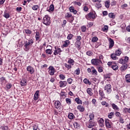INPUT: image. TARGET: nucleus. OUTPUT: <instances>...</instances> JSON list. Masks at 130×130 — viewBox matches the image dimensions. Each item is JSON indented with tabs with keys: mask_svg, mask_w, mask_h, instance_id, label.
Masks as SVG:
<instances>
[{
	"mask_svg": "<svg viewBox=\"0 0 130 130\" xmlns=\"http://www.w3.org/2000/svg\"><path fill=\"white\" fill-rule=\"evenodd\" d=\"M34 43V41L32 39H29L28 41H26L24 43L23 49L25 51H29V50L31 48V46Z\"/></svg>",
	"mask_w": 130,
	"mask_h": 130,
	"instance_id": "nucleus-1",
	"label": "nucleus"
},
{
	"mask_svg": "<svg viewBox=\"0 0 130 130\" xmlns=\"http://www.w3.org/2000/svg\"><path fill=\"white\" fill-rule=\"evenodd\" d=\"M43 23L44 25H46V26H49L51 23L50 17L48 15H45L43 19Z\"/></svg>",
	"mask_w": 130,
	"mask_h": 130,
	"instance_id": "nucleus-2",
	"label": "nucleus"
},
{
	"mask_svg": "<svg viewBox=\"0 0 130 130\" xmlns=\"http://www.w3.org/2000/svg\"><path fill=\"white\" fill-rule=\"evenodd\" d=\"M65 18L68 20V22H70V23H72L74 20H75V18H74V16L72 15L71 13H67L65 14Z\"/></svg>",
	"mask_w": 130,
	"mask_h": 130,
	"instance_id": "nucleus-3",
	"label": "nucleus"
},
{
	"mask_svg": "<svg viewBox=\"0 0 130 130\" xmlns=\"http://www.w3.org/2000/svg\"><path fill=\"white\" fill-rule=\"evenodd\" d=\"M82 39V37L80 36H78L76 38V41L75 42V45L76 47L78 48V49H81V40Z\"/></svg>",
	"mask_w": 130,
	"mask_h": 130,
	"instance_id": "nucleus-4",
	"label": "nucleus"
},
{
	"mask_svg": "<svg viewBox=\"0 0 130 130\" xmlns=\"http://www.w3.org/2000/svg\"><path fill=\"white\" fill-rule=\"evenodd\" d=\"M55 108H56L58 110L59 112H60L62 110V106H61V103L59 101H56L54 103Z\"/></svg>",
	"mask_w": 130,
	"mask_h": 130,
	"instance_id": "nucleus-5",
	"label": "nucleus"
},
{
	"mask_svg": "<svg viewBox=\"0 0 130 130\" xmlns=\"http://www.w3.org/2000/svg\"><path fill=\"white\" fill-rule=\"evenodd\" d=\"M111 84H107L104 87V90L105 91H106L107 94H110L111 92H112V89H111Z\"/></svg>",
	"mask_w": 130,
	"mask_h": 130,
	"instance_id": "nucleus-6",
	"label": "nucleus"
},
{
	"mask_svg": "<svg viewBox=\"0 0 130 130\" xmlns=\"http://www.w3.org/2000/svg\"><path fill=\"white\" fill-rule=\"evenodd\" d=\"M91 63L93 66H99V64H102V61L99 59H92L91 60Z\"/></svg>",
	"mask_w": 130,
	"mask_h": 130,
	"instance_id": "nucleus-7",
	"label": "nucleus"
},
{
	"mask_svg": "<svg viewBox=\"0 0 130 130\" xmlns=\"http://www.w3.org/2000/svg\"><path fill=\"white\" fill-rule=\"evenodd\" d=\"M87 20H91V19H95V14H93V13L90 12L88 13L87 15L85 16Z\"/></svg>",
	"mask_w": 130,
	"mask_h": 130,
	"instance_id": "nucleus-8",
	"label": "nucleus"
},
{
	"mask_svg": "<svg viewBox=\"0 0 130 130\" xmlns=\"http://www.w3.org/2000/svg\"><path fill=\"white\" fill-rule=\"evenodd\" d=\"M106 126L107 128H111L112 126V122L109 119H106L105 120Z\"/></svg>",
	"mask_w": 130,
	"mask_h": 130,
	"instance_id": "nucleus-9",
	"label": "nucleus"
},
{
	"mask_svg": "<svg viewBox=\"0 0 130 130\" xmlns=\"http://www.w3.org/2000/svg\"><path fill=\"white\" fill-rule=\"evenodd\" d=\"M49 73L50 76H53L54 75V73H55V69L53 66H50L48 68Z\"/></svg>",
	"mask_w": 130,
	"mask_h": 130,
	"instance_id": "nucleus-10",
	"label": "nucleus"
},
{
	"mask_svg": "<svg viewBox=\"0 0 130 130\" xmlns=\"http://www.w3.org/2000/svg\"><path fill=\"white\" fill-rule=\"evenodd\" d=\"M55 50L54 51V55H57V54L60 55V52H61V49L60 48H56V47H55Z\"/></svg>",
	"mask_w": 130,
	"mask_h": 130,
	"instance_id": "nucleus-11",
	"label": "nucleus"
},
{
	"mask_svg": "<svg viewBox=\"0 0 130 130\" xmlns=\"http://www.w3.org/2000/svg\"><path fill=\"white\" fill-rule=\"evenodd\" d=\"M26 70L27 72H29V74H31V75L34 74V68L31 66H28L26 68Z\"/></svg>",
	"mask_w": 130,
	"mask_h": 130,
	"instance_id": "nucleus-12",
	"label": "nucleus"
},
{
	"mask_svg": "<svg viewBox=\"0 0 130 130\" xmlns=\"http://www.w3.org/2000/svg\"><path fill=\"white\" fill-rule=\"evenodd\" d=\"M20 85L21 86V87H23V86H26V85H27V80H26L25 78H22L20 81Z\"/></svg>",
	"mask_w": 130,
	"mask_h": 130,
	"instance_id": "nucleus-13",
	"label": "nucleus"
},
{
	"mask_svg": "<svg viewBox=\"0 0 130 130\" xmlns=\"http://www.w3.org/2000/svg\"><path fill=\"white\" fill-rule=\"evenodd\" d=\"M59 84L60 88H62L63 87H66L68 83L67 82V81H60Z\"/></svg>",
	"mask_w": 130,
	"mask_h": 130,
	"instance_id": "nucleus-14",
	"label": "nucleus"
},
{
	"mask_svg": "<svg viewBox=\"0 0 130 130\" xmlns=\"http://www.w3.org/2000/svg\"><path fill=\"white\" fill-rule=\"evenodd\" d=\"M109 48L110 49L112 48L113 46H114V41L113 40L110 38L109 39Z\"/></svg>",
	"mask_w": 130,
	"mask_h": 130,
	"instance_id": "nucleus-15",
	"label": "nucleus"
},
{
	"mask_svg": "<svg viewBox=\"0 0 130 130\" xmlns=\"http://www.w3.org/2000/svg\"><path fill=\"white\" fill-rule=\"evenodd\" d=\"M99 93L101 97H102L103 98L105 99V93H104V91L102 89H100L99 90Z\"/></svg>",
	"mask_w": 130,
	"mask_h": 130,
	"instance_id": "nucleus-16",
	"label": "nucleus"
},
{
	"mask_svg": "<svg viewBox=\"0 0 130 130\" xmlns=\"http://www.w3.org/2000/svg\"><path fill=\"white\" fill-rule=\"evenodd\" d=\"M70 11L71 13H73L74 15H76L77 14V12L76 10H75V7L71 6L69 8Z\"/></svg>",
	"mask_w": 130,
	"mask_h": 130,
	"instance_id": "nucleus-17",
	"label": "nucleus"
},
{
	"mask_svg": "<svg viewBox=\"0 0 130 130\" xmlns=\"http://www.w3.org/2000/svg\"><path fill=\"white\" fill-rule=\"evenodd\" d=\"M127 64H123L120 68V71L121 72H124L127 69Z\"/></svg>",
	"mask_w": 130,
	"mask_h": 130,
	"instance_id": "nucleus-18",
	"label": "nucleus"
},
{
	"mask_svg": "<svg viewBox=\"0 0 130 130\" xmlns=\"http://www.w3.org/2000/svg\"><path fill=\"white\" fill-rule=\"evenodd\" d=\"M111 106L114 110H116V111H119V108H118V106L115 105V104H112Z\"/></svg>",
	"mask_w": 130,
	"mask_h": 130,
	"instance_id": "nucleus-19",
	"label": "nucleus"
},
{
	"mask_svg": "<svg viewBox=\"0 0 130 130\" xmlns=\"http://www.w3.org/2000/svg\"><path fill=\"white\" fill-rule=\"evenodd\" d=\"M38 96H39V90H37L34 94V100L35 101L38 100Z\"/></svg>",
	"mask_w": 130,
	"mask_h": 130,
	"instance_id": "nucleus-20",
	"label": "nucleus"
},
{
	"mask_svg": "<svg viewBox=\"0 0 130 130\" xmlns=\"http://www.w3.org/2000/svg\"><path fill=\"white\" fill-rule=\"evenodd\" d=\"M35 38L36 41H38L40 39V32L39 31L36 32Z\"/></svg>",
	"mask_w": 130,
	"mask_h": 130,
	"instance_id": "nucleus-21",
	"label": "nucleus"
},
{
	"mask_svg": "<svg viewBox=\"0 0 130 130\" xmlns=\"http://www.w3.org/2000/svg\"><path fill=\"white\" fill-rule=\"evenodd\" d=\"M77 109H78L80 112H83L85 110V108L82 106L79 105L77 106Z\"/></svg>",
	"mask_w": 130,
	"mask_h": 130,
	"instance_id": "nucleus-22",
	"label": "nucleus"
},
{
	"mask_svg": "<svg viewBox=\"0 0 130 130\" xmlns=\"http://www.w3.org/2000/svg\"><path fill=\"white\" fill-rule=\"evenodd\" d=\"M87 93L90 96L93 95V92H92V88H88L87 89Z\"/></svg>",
	"mask_w": 130,
	"mask_h": 130,
	"instance_id": "nucleus-23",
	"label": "nucleus"
},
{
	"mask_svg": "<svg viewBox=\"0 0 130 130\" xmlns=\"http://www.w3.org/2000/svg\"><path fill=\"white\" fill-rule=\"evenodd\" d=\"M75 63V60L74 59L70 58L68 60V63L71 64V66H74V63Z\"/></svg>",
	"mask_w": 130,
	"mask_h": 130,
	"instance_id": "nucleus-24",
	"label": "nucleus"
},
{
	"mask_svg": "<svg viewBox=\"0 0 130 130\" xmlns=\"http://www.w3.org/2000/svg\"><path fill=\"white\" fill-rule=\"evenodd\" d=\"M70 45V41L69 40H66L64 42V44H63V47H68Z\"/></svg>",
	"mask_w": 130,
	"mask_h": 130,
	"instance_id": "nucleus-25",
	"label": "nucleus"
},
{
	"mask_svg": "<svg viewBox=\"0 0 130 130\" xmlns=\"http://www.w3.org/2000/svg\"><path fill=\"white\" fill-rule=\"evenodd\" d=\"M47 11H48V12H53V11H54V6L51 5Z\"/></svg>",
	"mask_w": 130,
	"mask_h": 130,
	"instance_id": "nucleus-26",
	"label": "nucleus"
},
{
	"mask_svg": "<svg viewBox=\"0 0 130 130\" xmlns=\"http://www.w3.org/2000/svg\"><path fill=\"white\" fill-rule=\"evenodd\" d=\"M115 114V113L114 112H111V113H109L108 117L109 118H112Z\"/></svg>",
	"mask_w": 130,
	"mask_h": 130,
	"instance_id": "nucleus-27",
	"label": "nucleus"
},
{
	"mask_svg": "<svg viewBox=\"0 0 130 130\" xmlns=\"http://www.w3.org/2000/svg\"><path fill=\"white\" fill-rule=\"evenodd\" d=\"M116 54L113 53L111 55V57L114 60H115L116 59H118V58L116 56Z\"/></svg>",
	"mask_w": 130,
	"mask_h": 130,
	"instance_id": "nucleus-28",
	"label": "nucleus"
},
{
	"mask_svg": "<svg viewBox=\"0 0 130 130\" xmlns=\"http://www.w3.org/2000/svg\"><path fill=\"white\" fill-rule=\"evenodd\" d=\"M111 68L114 71H117L118 70V66L116 64L112 65Z\"/></svg>",
	"mask_w": 130,
	"mask_h": 130,
	"instance_id": "nucleus-29",
	"label": "nucleus"
},
{
	"mask_svg": "<svg viewBox=\"0 0 130 130\" xmlns=\"http://www.w3.org/2000/svg\"><path fill=\"white\" fill-rule=\"evenodd\" d=\"M46 53H47V54H49L50 55H51V54H52V49H47V50H46Z\"/></svg>",
	"mask_w": 130,
	"mask_h": 130,
	"instance_id": "nucleus-30",
	"label": "nucleus"
},
{
	"mask_svg": "<svg viewBox=\"0 0 130 130\" xmlns=\"http://www.w3.org/2000/svg\"><path fill=\"white\" fill-rule=\"evenodd\" d=\"M68 118L69 119H74V118H75V115L72 113H70L68 115Z\"/></svg>",
	"mask_w": 130,
	"mask_h": 130,
	"instance_id": "nucleus-31",
	"label": "nucleus"
},
{
	"mask_svg": "<svg viewBox=\"0 0 130 130\" xmlns=\"http://www.w3.org/2000/svg\"><path fill=\"white\" fill-rule=\"evenodd\" d=\"M109 17L111 19H115V14L113 13H110L109 14Z\"/></svg>",
	"mask_w": 130,
	"mask_h": 130,
	"instance_id": "nucleus-32",
	"label": "nucleus"
},
{
	"mask_svg": "<svg viewBox=\"0 0 130 130\" xmlns=\"http://www.w3.org/2000/svg\"><path fill=\"white\" fill-rule=\"evenodd\" d=\"M119 63H121V64H126V62L125 61V60H124V59H120L119 60Z\"/></svg>",
	"mask_w": 130,
	"mask_h": 130,
	"instance_id": "nucleus-33",
	"label": "nucleus"
},
{
	"mask_svg": "<svg viewBox=\"0 0 130 130\" xmlns=\"http://www.w3.org/2000/svg\"><path fill=\"white\" fill-rule=\"evenodd\" d=\"M110 2L109 1H106L105 3V6L106 8L108 9V8H109V6H110Z\"/></svg>",
	"mask_w": 130,
	"mask_h": 130,
	"instance_id": "nucleus-34",
	"label": "nucleus"
},
{
	"mask_svg": "<svg viewBox=\"0 0 130 130\" xmlns=\"http://www.w3.org/2000/svg\"><path fill=\"white\" fill-rule=\"evenodd\" d=\"M83 82H84L85 84H88V85H91V82H90V81H89V80H88V79H87V78H85V79L83 80Z\"/></svg>",
	"mask_w": 130,
	"mask_h": 130,
	"instance_id": "nucleus-35",
	"label": "nucleus"
},
{
	"mask_svg": "<svg viewBox=\"0 0 130 130\" xmlns=\"http://www.w3.org/2000/svg\"><path fill=\"white\" fill-rule=\"evenodd\" d=\"M24 31L26 33V34H27L28 35H30L32 34V31H31L29 29H24Z\"/></svg>",
	"mask_w": 130,
	"mask_h": 130,
	"instance_id": "nucleus-36",
	"label": "nucleus"
},
{
	"mask_svg": "<svg viewBox=\"0 0 130 130\" xmlns=\"http://www.w3.org/2000/svg\"><path fill=\"white\" fill-rule=\"evenodd\" d=\"M101 104L103 106H105V107H108V106H109V105L108 104V103H107V102H106V101L102 102L101 103Z\"/></svg>",
	"mask_w": 130,
	"mask_h": 130,
	"instance_id": "nucleus-37",
	"label": "nucleus"
},
{
	"mask_svg": "<svg viewBox=\"0 0 130 130\" xmlns=\"http://www.w3.org/2000/svg\"><path fill=\"white\" fill-rule=\"evenodd\" d=\"M73 125L75 128H78L80 127V124H79V123H78L77 122H75L73 124Z\"/></svg>",
	"mask_w": 130,
	"mask_h": 130,
	"instance_id": "nucleus-38",
	"label": "nucleus"
},
{
	"mask_svg": "<svg viewBox=\"0 0 130 130\" xmlns=\"http://www.w3.org/2000/svg\"><path fill=\"white\" fill-rule=\"evenodd\" d=\"M65 67L67 68V70L72 69V65L71 64H68L67 63H64Z\"/></svg>",
	"mask_w": 130,
	"mask_h": 130,
	"instance_id": "nucleus-39",
	"label": "nucleus"
},
{
	"mask_svg": "<svg viewBox=\"0 0 130 130\" xmlns=\"http://www.w3.org/2000/svg\"><path fill=\"white\" fill-rule=\"evenodd\" d=\"M66 103L68 104V105H70L72 103V101L71 100V99L67 98L66 99Z\"/></svg>",
	"mask_w": 130,
	"mask_h": 130,
	"instance_id": "nucleus-40",
	"label": "nucleus"
},
{
	"mask_svg": "<svg viewBox=\"0 0 130 130\" xmlns=\"http://www.w3.org/2000/svg\"><path fill=\"white\" fill-rule=\"evenodd\" d=\"M75 101L77 103V104H82V101L79 98H76Z\"/></svg>",
	"mask_w": 130,
	"mask_h": 130,
	"instance_id": "nucleus-41",
	"label": "nucleus"
},
{
	"mask_svg": "<svg viewBox=\"0 0 130 130\" xmlns=\"http://www.w3.org/2000/svg\"><path fill=\"white\" fill-rule=\"evenodd\" d=\"M32 9L34 11H37L39 9V6L38 5H34L32 6Z\"/></svg>",
	"mask_w": 130,
	"mask_h": 130,
	"instance_id": "nucleus-42",
	"label": "nucleus"
},
{
	"mask_svg": "<svg viewBox=\"0 0 130 130\" xmlns=\"http://www.w3.org/2000/svg\"><path fill=\"white\" fill-rule=\"evenodd\" d=\"M4 17L6 19H9V18H10V14L5 12L4 14Z\"/></svg>",
	"mask_w": 130,
	"mask_h": 130,
	"instance_id": "nucleus-43",
	"label": "nucleus"
},
{
	"mask_svg": "<svg viewBox=\"0 0 130 130\" xmlns=\"http://www.w3.org/2000/svg\"><path fill=\"white\" fill-rule=\"evenodd\" d=\"M92 42H96V41H98V38L97 37H94L92 38L91 40Z\"/></svg>",
	"mask_w": 130,
	"mask_h": 130,
	"instance_id": "nucleus-44",
	"label": "nucleus"
},
{
	"mask_svg": "<svg viewBox=\"0 0 130 130\" xmlns=\"http://www.w3.org/2000/svg\"><path fill=\"white\" fill-rule=\"evenodd\" d=\"M115 115L117 116V117H118L119 118H120L121 117V114L119 112H115Z\"/></svg>",
	"mask_w": 130,
	"mask_h": 130,
	"instance_id": "nucleus-45",
	"label": "nucleus"
},
{
	"mask_svg": "<svg viewBox=\"0 0 130 130\" xmlns=\"http://www.w3.org/2000/svg\"><path fill=\"white\" fill-rule=\"evenodd\" d=\"M6 88L8 90H10V89H11V88H12V84L11 83H8L6 85Z\"/></svg>",
	"mask_w": 130,
	"mask_h": 130,
	"instance_id": "nucleus-46",
	"label": "nucleus"
},
{
	"mask_svg": "<svg viewBox=\"0 0 130 130\" xmlns=\"http://www.w3.org/2000/svg\"><path fill=\"white\" fill-rule=\"evenodd\" d=\"M59 78L60 79V80H64V79H66V76H64V75L63 74H60L59 75Z\"/></svg>",
	"mask_w": 130,
	"mask_h": 130,
	"instance_id": "nucleus-47",
	"label": "nucleus"
},
{
	"mask_svg": "<svg viewBox=\"0 0 130 130\" xmlns=\"http://www.w3.org/2000/svg\"><path fill=\"white\" fill-rule=\"evenodd\" d=\"M87 55H88L89 56H91V55H93V52L91 51H88L86 52Z\"/></svg>",
	"mask_w": 130,
	"mask_h": 130,
	"instance_id": "nucleus-48",
	"label": "nucleus"
},
{
	"mask_svg": "<svg viewBox=\"0 0 130 130\" xmlns=\"http://www.w3.org/2000/svg\"><path fill=\"white\" fill-rule=\"evenodd\" d=\"M115 53H116V55L119 56L121 54V51H120V50H118L116 51Z\"/></svg>",
	"mask_w": 130,
	"mask_h": 130,
	"instance_id": "nucleus-49",
	"label": "nucleus"
},
{
	"mask_svg": "<svg viewBox=\"0 0 130 130\" xmlns=\"http://www.w3.org/2000/svg\"><path fill=\"white\" fill-rule=\"evenodd\" d=\"M75 73H76V75H80V73H81V70L80 68H78L75 70Z\"/></svg>",
	"mask_w": 130,
	"mask_h": 130,
	"instance_id": "nucleus-50",
	"label": "nucleus"
},
{
	"mask_svg": "<svg viewBox=\"0 0 130 130\" xmlns=\"http://www.w3.org/2000/svg\"><path fill=\"white\" fill-rule=\"evenodd\" d=\"M73 36H74L73 34H69L67 37V39H68V40H71V39L73 38Z\"/></svg>",
	"mask_w": 130,
	"mask_h": 130,
	"instance_id": "nucleus-51",
	"label": "nucleus"
},
{
	"mask_svg": "<svg viewBox=\"0 0 130 130\" xmlns=\"http://www.w3.org/2000/svg\"><path fill=\"white\" fill-rule=\"evenodd\" d=\"M121 9H126V8H127V4H124L123 5H122L121 6Z\"/></svg>",
	"mask_w": 130,
	"mask_h": 130,
	"instance_id": "nucleus-52",
	"label": "nucleus"
},
{
	"mask_svg": "<svg viewBox=\"0 0 130 130\" xmlns=\"http://www.w3.org/2000/svg\"><path fill=\"white\" fill-rule=\"evenodd\" d=\"M0 81L1 82H2V83H5V81H7L6 80V78L4 77H2L0 78Z\"/></svg>",
	"mask_w": 130,
	"mask_h": 130,
	"instance_id": "nucleus-53",
	"label": "nucleus"
},
{
	"mask_svg": "<svg viewBox=\"0 0 130 130\" xmlns=\"http://www.w3.org/2000/svg\"><path fill=\"white\" fill-rule=\"evenodd\" d=\"M108 30V26L107 25H105L104 27L103 28V31H107Z\"/></svg>",
	"mask_w": 130,
	"mask_h": 130,
	"instance_id": "nucleus-54",
	"label": "nucleus"
},
{
	"mask_svg": "<svg viewBox=\"0 0 130 130\" xmlns=\"http://www.w3.org/2000/svg\"><path fill=\"white\" fill-rule=\"evenodd\" d=\"M67 82L68 83V84H72V83H73V79L72 78H69L68 80H67Z\"/></svg>",
	"mask_w": 130,
	"mask_h": 130,
	"instance_id": "nucleus-55",
	"label": "nucleus"
},
{
	"mask_svg": "<svg viewBox=\"0 0 130 130\" xmlns=\"http://www.w3.org/2000/svg\"><path fill=\"white\" fill-rule=\"evenodd\" d=\"M2 130H8L9 129V127L8 126H2Z\"/></svg>",
	"mask_w": 130,
	"mask_h": 130,
	"instance_id": "nucleus-56",
	"label": "nucleus"
},
{
	"mask_svg": "<svg viewBox=\"0 0 130 130\" xmlns=\"http://www.w3.org/2000/svg\"><path fill=\"white\" fill-rule=\"evenodd\" d=\"M86 26H83L82 27H81V31L82 32H86Z\"/></svg>",
	"mask_w": 130,
	"mask_h": 130,
	"instance_id": "nucleus-57",
	"label": "nucleus"
},
{
	"mask_svg": "<svg viewBox=\"0 0 130 130\" xmlns=\"http://www.w3.org/2000/svg\"><path fill=\"white\" fill-rule=\"evenodd\" d=\"M88 10H89V8H88V7L87 6L83 7V10L84 11V12H88Z\"/></svg>",
	"mask_w": 130,
	"mask_h": 130,
	"instance_id": "nucleus-58",
	"label": "nucleus"
},
{
	"mask_svg": "<svg viewBox=\"0 0 130 130\" xmlns=\"http://www.w3.org/2000/svg\"><path fill=\"white\" fill-rule=\"evenodd\" d=\"M98 72L99 73H102L103 72V69L102 67H99L98 68Z\"/></svg>",
	"mask_w": 130,
	"mask_h": 130,
	"instance_id": "nucleus-59",
	"label": "nucleus"
},
{
	"mask_svg": "<svg viewBox=\"0 0 130 130\" xmlns=\"http://www.w3.org/2000/svg\"><path fill=\"white\" fill-rule=\"evenodd\" d=\"M99 123H104V120L102 118L100 119L99 120Z\"/></svg>",
	"mask_w": 130,
	"mask_h": 130,
	"instance_id": "nucleus-60",
	"label": "nucleus"
},
{
	"mask_svg": "<svg viewBox=\"0 0 130 130\" xmlns=\"http://www.w3.org/2000/svg\"><path fill=\"white\" fill-rule=\"evenodd\" d=\"M95 6L96 7V8H98V9H99V8H101L102 5L100 3H96Z\"/></svg>",
	"mask_w": 130,
	"mask_h": 130,
	"instance_id": "nucleus-61",
	"label": "nucleus"
},
{
	"mask_svg": "<svg viewBox=\"0 0 130 130\" xmlns=\"http://www.w3.org/2000/svg\"><path fill=\"white\" fill-rule=\"evenodd\" d=\"M91 73H92V74H95V75H96L97 76V71L96 70V69L92 70Z\"/></svg>",
	"mask_w": 130,
	"mask_h": 130,
	"instance_id": "nucleus-62",
	"label": "nucleus"
},
{
	"mask_svg": "<svg viewBox=\"0 0 130 130\" xmlns=\"http://www.w3.org/2000/svg\"><path fill=\"white\" fill-rule=\"evenodd\" d=\"M124 110L125 111H127V112H128V113H130V108H125L124 109Z\"/></svg>",
	"mask_w": 130,
	"mask_h": 130,
	"instance_id": "nucleus-63",
	"label": "nucleus"
},
{
	"mask_svg": "<svg viewBox=\"0 0 130 130\" xmlns=\"http://www.w3.org/2000/svg\"><path fill=\"white\" fill-rule=\"evenodd\" d=\"M128 79H130V74H127L125 76V80H127Z\"/></svg>",
	"mask_w": 130,
	"mask_h": 130,
	"instance_id": "nucleus-64",
	"label": "nucleus"
}]
</instances>
